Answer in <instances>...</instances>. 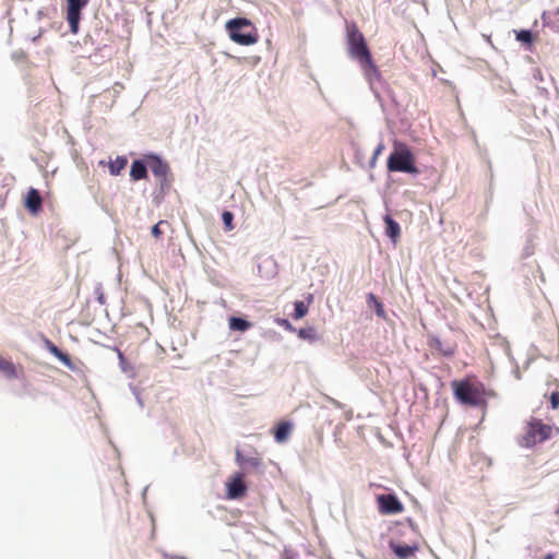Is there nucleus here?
Instances as JSON below:
<instances>
[{
  "label": "nucleus",
  "instance_id": "nucleus-1",
  "mask_svg": "<svg viewBox=\"0 0 559 559\" xmlns=\"http://www.w3.org/2000/svg\"><path fill=\"white\" fill-rule=\"evenodd\" d=\"M451 386L455 399L469 406H486V400L496 396V392L487 389L480 381L455 380L451 382Z\"/></svg>",
  "mask_w": 559,
  "mask_h": 559
},
{
  "label": "nucleus",
  "instance_id": "nucleus-2",
  "mask_svg": "<svg viewBox=\"0 0 559 559\" xmlns=\"http://www.w3.org/2000/svg\"><path fill=\"white\" fill-rule=\"evenodd\" d=\"M347 41L350 57L358 60L361 68L367 73H378V68L372 61L371 53L366 44L365 37L356 26H353L348 31Z\"/></svg>",
  "mask_w": 559,
  "mask_h": 559
},
{
  "label": "nucleus",
  "instance_id": "nucleus-3",
  "mask_svg": "<svg viewBox=\"0 0 559 559\" xmlns=\"http://www.w3.org/2000/svg\"><path fill=\"white\" fill-rule=\"evenodd\" d=\"M386 167L391 173L418 174L415 155L411 147L401 141L393 142V152L388 158Z\"/></svg>",
  "mask_w": 559,
  "mask_h": 559
},
{
  "label": "nucleus",
  "instance_id": "nucleus-4",
  "mask_svg": "<svg viewBox=\"0 0 559 559\" xmlns=\"http://www.w3.org/2000/svg\"><path fill=\"white\" fill-rule=\"evenodd\" d=\"M226 28L233 41L250 46L258 41L257 29L252 26L251 22L245 17H236L226 23Z\"/></svg>",
  "mask_w": 559,
  "mask_h": 559
},
{
  "label": "nucleus",
  "instance_id": "nucleus-5",
  "mask_svg": "<svg viewBox=\"0 0 559 559\" xmlns=\"http://www.w3.org/2000/svg\"><path fill=\"white\" fill-rule=\"evenodd\" d=\"M551 432V426L544 424L540 419L531 418L525 426V432L522 436L520 444L526 448L534 447L549 439Z\"/></svg>",
  "mask_w": 559,
  "mask_h": 559
},
{
  "label": "nucleus",
  "instance_id": "nucleus-6",
  "mask_svg": "<svg viewBox=\"0 0 559 559\" xmlns=\"http://www.w3.org/2000/svg\"><path fill=\"white\" fill-rule=\"evenodd\" d=\"M88 0H67V21L72 34L79 33L81 10L86 7Z\"/></svg>",
  "mask_w": 559,
  "mask_h": 559
},
{
  "label": "nucleus",
  "instance_id": "nucleus-7",
  "mask_svg": "<svg viewBox=\"0 0 559 559\" xmlns=\"http://www.w3.org/2000/svg\"><path fill=\"white\" fill-rule=\"evenodd\" d=\"M227 498L231 500L240 499L246 496L247 485L242 473H236L226 481Z\"/></svg>",
  "mask_w": 559,
  "mask_h": 559
},
{
  "label": "nucleus",
  "instance_id": "nucleus-8",
  "mask_svg": "<svg viewBox=\"0 0 559 559\" xmlns=\"http://www.w3.org/2000/svg\"><path fill=\"white\" fill-rule=\"evenodd\" d=\"M378 501V510L381 514H397L404 510L403 504L396 498V496L388 493V495H379L377 497Z\"/></svg>",
  "mask_w": 559,
  "mask_h": 559
},
{
  "label": "nucleus",
  "instance_id": "nucleus-9",
  "mask_svg": "<svg viewBox=\"0 0 559 559\" xmlns=\"http://www.w3.org/2000/svg\"><path fill=\"white\" fill-rule=\"evenodd\" d=\"M146 165L152 174L162 182L166 181L169 174V166L162 158L155 155L146 156Z\"/></svg>",
  "mask_w": 559,
  "mask_h": 559
},
{
  "label": "nucleus",
  "instance_id": "nucleus-10",
  "mask_svg": "<svg viewBox=\"0 0 559 559\" xmlns=\"http://www.w3.org/2000/svg\"><path fill=\"white\" fill-rule=\"evenodd\" d=\"M542 21L544 26L559 33V9L544 12L542 14Z\"/></svg>",
  "mask_w": 559,
  "mask_h": 559
},
{
  "label": "nucleus",
  "instance_id": "nucleus-11",
  "mask_svg": "<svg viewBox=\"0 0 559 559\" xmlns=\"http://www.w3.org/2000/svg\"><path fill=\"white\" fill-rule=\"evenodd\" d=\"M43 199L36 189H31L27 193L25 206L34 214L41 207Z\"/></svg>",
  "mask_w": 559,
  "mask_h": 559
},
{
  "label": "nucleus",
  "instance_id": "nucleus-12",
  "mask_svg": "<svg viewBox=\"0 0 559 559\" xmlns=\"http://www.w3.org/2000/svg\"><path fill=\"white\" fill-rule=\"evenodd\" d=\"M385 234L391 238L393 242H396L401 236V228L396 221L390 215L384 216Z\"/></svg>",
  "mask_w": 559,
  "mask_h": 559
},
{
  "label": "nucleus",
  "instance_id": "nucleus-13",
  "mask_svg": "<svg viewBox=\"0 0 559 559\" xmlns=\"http://www.w3.org/2000/svg\"><path fill=\"white\" fill-rule=\"evenodd\" d=\"M130 177L133 181L147 178V165L142 160H134L131 165Z\"/></svg>",
  "mask_w": 559,
  "mask_h": 559
},
{
  "label": "nucleus",
  "instance_id": "nucleus-14",
  "mask_svg": "<svg viewBox=\"0 0 559 559\" xmlns=\"http://www.w3.org/2000/svg\"><path fill=\"white\" fill-rule=\"evenodd\" d=\"M0 372L8 379H16L19 377L17 367L10 360L0 357Z\"/></svg>",
  "mask_w": 559,
  "mask_h": 559
},
{
  "label": "nucleus",
  "instance_id": "nucleus-15",
  "mask_svg": "<svg viewBox=\"0 0 559 559\" xmlns=\"http://www.w3.org/2000/svg\"><path fill=\"white\" fill-rule=\"evenodd\" d=\"M47 349L57 357L60 361H62L66 366H71V359L68 354L61 352L51 341H45Z\"/></svg>",
  "mask_w": 559,
  "mask_h": 559
},
{
  "label": "nucleus",
  "instance_id": "nucleus-16",
  "mask_svg": "<svg viewBox=\"0 0 559 559\" xmlns=\"http://www.w3.org/2000/svg\"><path fill=\"white\" fill-rule=\"evenodd\" d=\"M47 349L57 357L60 361H62L66 366H71V359L68 354L61 352L51 341H45Z\"/></svg>",
  "mask_w": 559,
  "mask_h": 559
},
{
  "label": "nucleus",
  "instance_id": "nucleus-17",
  "mask_svg": "<svg viewBox=\"0 0 559 559\" xmlns=\"http://www.w3.org/2000/svg\"><path fill=\"white\" fill-rule=\"evenodd\" d=\"M128 159L126 156H117L116 159L109 162V173L111 176H118L126 168Z\"/></svg>",
  "mask_w": 559,
  "mask_h": 559
},
{
  "label": "nucleus",
  "instance_id": "nucleus-18",
  "mask_svg": "<svg viewBox=\"0 0 559 559\" xmlns=\"http://www.w3.org/2000/svg\"><path fill=\"white\" fill-rule=\"evenodd\" d=\"M228 325L233 331L245 332L252 326V323L241 318L231 317L229 318Z\"/></svg>",
  "mask_w": 559,
  "mask_h": 559
},
{
  "label": "nucleus",
  "instance_id": "nucleus-19",
  "mask_svg": "<svg viewBox=\"0 0 559 559\" xmlns=\"http://www.w3.org/2000/svg\"><path fill=\"white\" fill-rule=\"evenodd\" d=\"M290 428H292L290 424L286 423V421L277 425L275 432H274L275 440L277 442H284L289 436Z\"/></svg>",
  "mask_w": 559,
  "mask_h": 559
},
{
  "label": "nucleus",
  "instance_id": "nucleus-20",
  "mask_svg": "<svg viewBox=\"0 0 559 559\" xmlns=\"http://www.w3.org/2000/svg\"><path fill=\"white\" fill-rule=\"evenodd\" d=\"M415 549H416V548L411 547V546H408V545H404V546H402V545H397V546H394V547H393V551H394V554H395L399 558H401V559H406V558H408V557L413 556V555H414Z\"/></svg>",
  "mask_w": 559,
  "mask_h": 559
},
{
  "label": "nucleus",
  "instance_id": "nucleus-21",
  "mask_svg": "<svg viewBox=\"0 0 559 559\" xmlns=\"http://www.w3.org/2000/svg\"><path fill=\"white\" fill-rule=\"evenodd\" d=\"M307 312H308V306L304 301L295 302L294 319H301L307 314Z\"/></svg>",
  "mask_w": 559,
  "mask_h": 559
},
{
  "label": "nucleus",
  "instance_id": "nucleus-22",
  "mask_svg": "<svg viewBox=\"0 0 559 559\" xmlns=\"http://www.w3.org/2000/svg\"><path fill=\"white\" fill-rule=\"evenodd\" d=\"M516 39L525 44H531L533 41V34L528 29H521L516 32Z\"/></svg>",
  "mask_w": 559,
  "mask_h": 559
},
{
  "label": "nucleus",
  "instance_id": "nucleus-23",
  "mask_svg": "<svg viewBox=\"0 0 559 559\" xmlns=\"http://www.w3.org/2000/svg\"><path fill=\"white\" fill-rule=\"evenodd\" d=\"M168 226V222L167 221H159L157 224H155L153 227H152V235L154 238L156 239H159L162 237V235L164 234V231L162 230V226Z\"/></svg>",
  "mask_w": 559,
  "mask_h": 559
},
{
  "label": "nucleus",
  "instance_id": "nucleus-24",
  "mask_svg": "<svg viewBox=\"0 0 559 559\" xmlns=\"http://www.w3.org/2000/svg\"><path fill=\"white\" fill-rule=\"evenodd\" d=\"M222 218H223V222L228 230L234 228V226H233L234 215L231 212H228V211L223 212Z\"/></svg>",
  "mask_w": 559,
  "mask_h": 559
},
{
  "label": "nucleus",
  "instance_id": "nucleus-25",
  "mask_svg": "<svg viewBox=\"0 0 559 559\" xmlns=\"http://www.w3.org/2000/svg\"><path fill=\"white\" fill-rule=\"evenodd\" d=\"M383 150H384V144L379 143L378 146L376 147L372 158L370 160L371 166H373V164L376 163L377 158L379 157V155L382 153Z\"/></svg>",
  "mask_w": 559,
  "mask_h": 559
},
{
  "label": "nucleus",
  "instance_id": "nucleus-26",
  "mask_svg": "<svg viewBox=\"0 0 559 559\" xmlns=\"http://www.w3.org/2000/svg\"><path fill=\"white\" fill-rule=\"evenodd\" d=\"M368 298L376 302V305H377V314L380 316V317L383 316L384 311H383L382 304L377 300L376 296L373 294H369Z\"/></svg>",
  "mask_w": 559,
  "mask_h": 559
},
{
  "label": "nucleus",
  "instance_id": "nucleus-27",
  "mask_svg": "<svg viewBox=\"0 0 559 559\" xmlns=\"http://www.w3.org/2000/svg\"><path fill=\"white\" fill-rule=\"evenodd\" d=\"M551 407L554 409L559 408V392H552L550 396Z\"/></svg>",
  "mask_w": 559,
  "mask_h": 559
},
{
  "label": "nucleus",
  "instance_id": "nucleus-28",
  "mask_svg": "<svg viewBox=\"0 0 559 559\" xmlns=\"http://www.w3.org/2000/svg\"><path fill=\"white\" fill-rule=\"evenodd\" d=\"M245 464H248L252 467H259L261 465V461L258 457H249L245 461Z\"/></svg>",
  "mask_w": 559,
  "mask_h": 559
},
{
  "label": "nucleus",
  "instance_id": "nucleus-29",
  "mask_svg": "<svg viewBox=\"0 0 559 559\" xmlns=\"http://www.w3.org/2000/svg\"><path fill=\"white\" fill-rule=\"evenodd\" d=\"M312 333V329H300L298 332L299 337L301 338H310Z\"/></svg>",
  "mask_w": 559,
  "mask_h": 559
},
{
  "label": "nucleus",
  "instance_id": "nucleus-30",
  "mask_svg": "<svg viewBox=\"0 0 559 559\" xmlns=\"http://www.w3.org/2000/svg\"><path fill=\"white\" fill-rule=\"evenodd\" d=\"M247 459L241 454V452L239 450L236 451V461L238 464L242 465L245 464V461Z\"/></svg>",
  "mask_w": 559,
  "mask_h": 559
},
{
  "label": "nucleus",
  "instance_id": "nucleus-31",
  "mask_svg": "<svg viewBox=\"0 0 559 559\" xmlns=\"http://www.w3.org/2000/svg\"><path fill=\"white\" fill-rule=\"evenodd\" d=\"M542 559H555V555L552 554H547L544 558Z\"/></svg>",
  "mask_w": 559,
  "mask_h": 559
},
{
  "label": "nucleus",
  "instance_id": "nucleus-32",
  "mask_svg": "<svg viewBox=\"0 0 559 559\" xmlns=\"http://www.w3.org/2000/svg\"><path fill=\"white\" fill-rule=\"evenodd\" d=\"M119 358L122 359L123 358V355L121 352H119Z\"/></svg>",
  "mask_w": 559,
  "mask_h": 559
},
{
  "label": "nucleus",
  "instance_id": "nucleus-33",
  "mask_svg": "<svg viewBox=\"0 0 559 559\" xmlns=\"http://www.w3.org/2000/svg\"><path fill=\"white\" fill-rule=\"evenodd\" d=\"M558 513H559V509H558Z\"/></svg>",
  "mask_w": 559,
  "mask_h": 559
}]
</instances>
